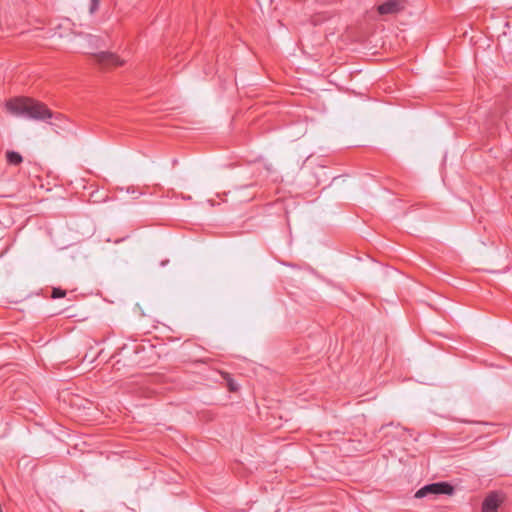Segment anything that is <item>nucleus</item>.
<instances>
[{
	"label": "nucleus",
	"instance_id": "1",
	"mask_svg": "<svg viewBox=\"0 0 512 512\" xmlns=\"http://www.w3.org/2000/svg\"><path fill=\"white\" fill-rule=\"evenodd\" d=\"M8 113L17 117L45 121L53 117L52 111L43 103L29 97H14L5 102Z\"/></svg>",
	"mask_w": 512,
	"mask_h": 512
},
{
	"label": "nucleus",
	"instance_id": "2",
	"mask_svg": "<svg viewBox=\"0 0 512 512\" xmlns=\"http://www.w3.org/2000/svg\"><path fill=\"white\" fill-rule=\"evenodd\" d=\"M454 488L447 482H436L423 486L415 493V498L434 497L437 495H452Z\"/></svg>",
	"mask_w": 512,
	"mask_h": 512
},
{
	"label": "nucleus",
	"instance_id": "3",
	"mask_svg": "<svg viewBox=\"0 0 512 512\" xmlns=\"http://www.w3.org/2000/svg\"><path fill=\"white\" fill-rule=\"evenodd\" d=\"M93 57L97 64H99L103 69L121 66L124 63V61L118 56L110 52L96 53L93 54Z\"/></svg>",
	"mask_w": 512,
	"mask_h": 512
},
{
	"label": "nucleus",
	"instance_id": "4",
	"mask_svg": "<svg viewBox=\"0 0 512 512\" xmlns=\"http://www.w3.org/2000/svg\"><path fill=\"white\" fill-rule=\"evenodd\" d=\"M404 8V0H387L378 6V12L384 14H394Z\"/></svg>",
	"mask_w": 512,
	"mask_h": 512
},
{
	"label": "nucleus",
	"instance_id": "5",
	"mask_svg": "<svg viewBox=\"0 0 512 512\" xmlns=\"http://www.w3.org/2000/svg\"><path fill=\"white\" fill-rule=\"evenodd\" d=\"M500 503L501 499L499 494L496 492H491L485 497L482 503V512H497Z\"/></svg>",
	"mask_w": 512,
	"mask_h": 512
},
{
	"label": "nucleus",
	"instance_id": "6",
	"mask_svg": "<svg viewBox=\"0 0 512 512\" xmlns=\"http://www.w3.org/2000/svg\"><path fill=\"white\" fill-rule=\"evenodd\" d=\"M6 158L9 164L11 165H19L22 162V156L15 151H8L6 153Z\"/></svg>",
	"mask_w": 512,
	"mask_h": 512
},
{
	"label": "nucleus",
	"instance_id": "7",
	"mask_svg": "<svg viewBox=\"0 0 512 512\" xmlns=\"http://www.w3.org/2000/svg\"><path fill=\"white\" fill-rule=\"evenodd\" d=\"M66 291L61 288H53L51 297L54 299L65 297Z\"/></svg>",
	"mask_w": 512,
	"mask_h": 512
},
{
	"label": "nucleus",
	"instance_id": "8",
	"mask_svg": "<svg viewBox=\"0 0 512 512\" xmlns=\"http://www.w3.org/2000/svg\"><path fill=\"white\" fill-rule=\"evenodd\" d=\"M225 379L227 381V385L230 391L235 392L238 389L236 383L230 378L228 374L225 375Z\"/></svg>",
	"mask_w": 512,
	"mask_h": 512
},
{
	"label": "nucleus",
	"instance_id": "9",
	"mask_svg": "<svg viewBox=\"0 0 512 512\" xmlns=\"http://www.w3.org/2000/svg\"><path fill=\"white\" fill-rule=\"evenodd\" d=\"M99 8V0H91L90 13L93 14Z\"/></svg>",
	"mask_w": 512,
	"mask_h": 512
},
{
	"label": "nucleus",
	"instance_id": "10",
	"mask_svg": "<svg viewBox=\"0 0 512 512\" xmlns=\"http://www.w3.org/2000/svg\"><path fill=\"white\" fill-rule=\"evenodd\" d=\"M392 426H393V424L391 423V424L383 426L381 429H386V428H389V427H392Z\"/></svg>",
	"mask_w": 512,
	"mask_h": 512
},
{
	"label": "nucleus",
	"instance_id": "11",
	"mask_svg": "<svg viewBox=\"0 0 512 512\" xmlns=\"http://www.w3.org/2000/svg\"><path fill=\"white\" fill-rule=\"evenodd\" d=\"M88 38H89L90 40L95 39V37H94V36H92V35H88Z\"/></svg>",
	"mask_w": 512,
	"mask_h": 512
}]
</instances>
